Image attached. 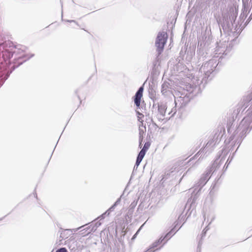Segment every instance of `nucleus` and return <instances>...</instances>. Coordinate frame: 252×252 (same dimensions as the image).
<instances>
[{
    "mask_svg": "<svg viewBox=\"0 0 252 252\" xmlns=\"http://www.w3.org/2000/svg\"><path fill=\"white\" fill-rule=\"evenodd\" d=\"M140 162H138V161H136V162H135V165H134V166H135V167H136V168H138V167L139 166V165H140Z\"/></svg>",
    "mask_w": 252,
    "mask_h": 252,
    "instance_id": "47",
    "label": "nucleus"
},
{
    "mask_svg": "<svg viewBox=\"0 0 252 252\" xmlns=\"http://www.w3.org/2000/svg\"><path fill=\"white\" fill-rule=\"evenodd\" d=\"M65 127H66V126H65V127H64V129L65 128Z\"/></svg>",
    "mask_w": 252,
    "mask_h": 252,
    "instance_id": "59",
    "label": "nucleus"
},
{
    "mask_svg": "<svg viewBox=\"0 0 252 252\" xmlns=\"http://www.w3.org/2000/svg\"><path fill=\"white\" fill-rule=\"evenodd\" d=\"M137 169V168H136V167H135V166H134L132 174H134V172L136 171Z\"/></svg>",
    "mask_w": 252,
    "mask_h": 252,
    "instance_id": "48",
    "label": "nucleus"
},
{
    "mask_svg": "<svg viewBox=\"0 0 252 252\" xmlns=\"http://www.w3.org/2000/svg\"><path fill=\"white\" fill-rule=\"evenodd\" d=\"M238 4L237 0H233L231 3L228 4L226 10L221 12V16H219L216 17L215 15L221 34H222V30L223 33L229 36L228 43H232L231 45L233 47L239 43V40L238 38L240 34L252 19V17L250 15L243 27H241V28L238 31V29H236L238 25H235V27L234 26L238 16Z\"/></svg>",
    "mask_w": 252,
    "mask_h": 252,
    "instance_id": "2",
    "label": "nucleus"
},
{
    "mask_svg": "<svg viewBox=\"0 0 252 252\" xmlns=\"http://www.w3.org/2000/svg\"><path fill=\"white\" fill-rule=\"evenodd\" d=\"M171 85L170 83L167 81H164L162 85H161V92L163 94H165L168 89L171 88L170 87Z\"/></svg>",
    "mask_w": 252,
    "mask_h": 252,
    "instance_id": "24",
    "label": "nucleus"
},
{
    "mask_svg": "<svg viewBox=\"0 0 252 252\" xmlns=\"http://www.w3.org/2000/svg\"><path fill=\"white\" fill-rule=\"evenodd\" d=\"M174 64V70L177 72H183L186 69V63L181 61L178 60L176 59L175 62H173Z\"/></svg>",
    "mask_w": 252,
    "mask_h": 252,
    "instance_id": "19",
    "label": "nucleus"
},
{
    "mask_svg": "<svg viewBox=\"0 0 252 252\" xmlns=\"http://www.w3.org/2000/svg\"><path fill=\"white\" fill-rule=\"evenodd\" d=\"M160 55L161 54H158V53L157 52L156 57L153 62L152 71L151 72V74L153 75L157 74V72L158 71V66H160Z\"/></svg>",
    "mask_w": 252,
    "mask_h": 252,
    "instance_id": "17",
    "label": "nucleus"
},
{
    "mask_svg": "<svg viewBox=\"0 0 252 252\" xmlns=\"http://www.w3.org/2000/svg\"><path fill=\"white\" fill-rule=\"evenodd\" d=\"M209 179V177H207L204 175L202 174L198 182V187L195 188L192 191L190 194V197L188 198L186 204L185 208H188V211L190 210L191 208L193 209L195 207V204L196 199L199 196V192L202 188L206 185Z\"/></svg>",
    "mask_w": 252,
    "mask_h": 252,
    "instance_id": "8",
    "label": "nucleus"
},
{
    "mask_svg": "<svg viewBox=\"0 0 252 252\" xmlns=\"http://www.w3.org/2000/svg\"><path fill=\"white\" fill-rule=\"evenodd\" d=\"M109 215V214L106 210L104 213L101 214L99 217L95 219L94 221L90 223L82 225V226L79 227L78 229L83 228V229L81 230L80 232L85 231V232L82 233V234H84V235H87L91 233L92 232H94L96 230L97 228L101 225L102 222L101 221L103 220L106 216H108Z\"/></svg>",
    "mask_w": 252,
    "mask_h": 252,
    "instance_id": "9",
    "label": "nucleus"
},
{
    "mask_svg": "<svg viewBox=\"0 0 252 252\" xmlns=\"http://www.w3.org/2000/svg\"><path fill=\"white\" fill-rule=\"evenodd\" d=\"M65 127H66V126H65V127H64V129L65 128Z\"/></svg>",
    "mask_w": 252,
    "mask_h": 252,
    "instance_id": "60",
    "label": "nucleus"
},
{
    "mask_svg": "<svg viewBox=\"0 0 252 252\" xmlns=\"http://www.w3.org/2000/svg\"><path fill=\"white\" fill-rule=\"evenodd\" d=\"M174 20H172V21L171 22V24H173V21Z\"/></svg>",
    "mask_w": 252,
    "mask_h": 252,
    "instance_id": "56",
    "label": "nucleus"
},
{
    "mask_svg": "<svg viewBox=\"0 0 252 252\" xmlns=\"http://www.w3.org/2000/svg\"><path fill=\"white\" fill-rule=\"evenodd\" d=\"M161 248L159 247H158V248L155 249V250H152L151 249V250H148L146 252H156L157 251H158L159 250H160Z\"/></svg>",
    "mask_w": 252,
    "mask_h": 252,
    "instance_id": "43",
    "label": "nucleus"
},
{
    "mask_svg": "<svg viewBox=\"0 0 252 252\" xmlns=\"http://www.w3.org/2000/svg\"><path fill=\"white\" fill-rule=\"evenodd\" d=\"M214 3L216 5V7H217L218 5H217V3H216V1H214Z\"/></svg>",
    "mask_w": 252,
    "mask_h": 252,
    "instance_id": "52",
    "label": "nucleus"
},
{
    "mask_svg": "<svg viewBox=\"0 0 252 252\" xmlns=\"http://www.w3.org/2000/svg\"><path fill=\"white\" fill-rule=\"evenodd\" d=\"M79 90V89H77V90L75 91V93L77 94V97L79 99V100H80V103H81L82 100H81L79 95L78 94Z\"/></svg>",
    "mask_w": 252,
    "mask_h": 252,
    "instance_id": "44",
    "label": "nucleus"
},
{
    "mask_svg": "<svg viewBox=\"0 0 252 252\" xmlns=\"http://www.w3.org/2000/svg\"><path fill=\"white\" fill-rule=\"evenodd\" d=\"M141 124L139 125V127H142L143 128H146V124H144V121L141 120L140 121H139Z\"/></svg>",
    "mask_w": 252,
    "mask_h": 252,
    "instance_id": "40",
    "label": "nucleus"
},
{
    "mask_svg": "<svg viewBox=\"0 0 252 252\" xmlns=\"http://www.w3.org/2000/svg\"><path fill=\"white\" fill-rule=\"evenodd\" d=\"M175 23H176V20H175V21L174 22V25L175 24Z\"/></svg>",
    "mask_w": 252,
    "mask_h": 252,
    "instance_id": "58",
    "label": "nucleus"
},
{
    "mask_svg": "<svg viewBox=\"0 0 252 252\" xmlns=\"http://www.w3.org/2000/svg\"><path fill=\"white\" fill-rule=\"evenodd\" d=\"M204 148H201L193 157H192L188 161V162H190L192 160L196 159L199 156L201 155L200 158H199L197 162L200 160L201 159H202L204 157H206V155H204ZM197 162V161L195 162V163Z\"/></svg>",
    "mask_w": 252,
    "mask_h": 252,
    "instance_id": "22",
    "label": "nucleus"
},
{
    "mask_svg": "<svg viewBox=\"0 0 252 252\" xmlns=\"http://www.w3.org/2000/svg\"><path fill=\"white\" fill-rule=\"evenodd\" d=\"M59 139H60V138H59ZM58 142H57L56 145L58 144Z\"/></svg>",
    "mask_w": 252,
    "mask_h": 252,
    "instance_id": "57",
    "label": "nucleus"
},
{
    "mask_svg": "<svg viewBox=\"0 0 252 252\" xmlns=\"http://www.w3.org/2000/svg\"><path fill=\"white\" fill-rule=\"evenodd\" d=\"M125 190H124L122 194L120 196V197L119 198H118L116 200V201L113 203V204L112 205V207H113V208L114 209H115V208L120 204V202L121 201V198L124 196V195L125 194Z\"/></svg>",
    "mask_w": 252,
    "mask_h": 252,
    "instance_id": "32",
    "label": "nucleus"
},
{
    "mask_svg": "<svg viewBox=\"0 0 252 252\" xmlns=\"http://www.w3.org/2000/svg\"><path fill=\"white\" fill-rule=\"evenodd\" d=\"M150 121L152 123V125L155 127V128L158 127V126L156 124L155 122H154L152 119L150 120Z\"/></svg>",
    "mask_w": 252,
    "mask_h": 252,
    "instance_id": "45",
    "label": "nucleus"
},
{
    "mask_svg": "<svg viewBox=\"0 0 252 252\" xmlns=\"http://www.w3.org/2000/svg\"><path fill=\"white\" fill-rule=\"evenodd\" d=\"M195 49L193 46L190 45L188 47V45L186 46L185 44L184 46L182 47L179 53V56L177 59L189 64L195 55Z\"/></svg>",
    "mask_w": 252,
    "mask_h": 252,
    "instance_id": "10",
    "label": "nucleus"
},
{
    "mask_svg": "<svg viewBox=\"0 0 252 252\" xmlns=\"http://www.w3.org/2000/svg\"><path fill=\"white\" fill-rule=\"evenodd\" d=\"M57 226L60 227V230L59 231V233H60V237L62 239H67L69 235H71V233L72 231L69 229H63L60 226V224L57 223Z\"/></svg>",
    "mask_w": 252,
    "mask_h": 252,
    "instance_id": "20",
    "label": "nucleus"
},
{
    "mask_svg": "<svg viewBox=\"0 0 252 252\" xmlns=\"http://www.w3.org/2000/svg\"><path fill=\"white\" fill-rule=\"evenodd\" d=\"M156 104L157 105L156 107H155L154 109L156 110V109L157 108V113L160 114V116L166 115V112L167 109V103H165L163 102H158L157 103H156Z\"/></svg>",
    "mask_w": 252,
    "mask_h": 252,
    "instance_id": "18",
    "label": "nucleus"
},
{
    "mask_svg": "<svg viewBox=\"0 0 252 252\" xmlns=\"http://www.w3.org/2000/svg\"><path fill=\"white\" fill-rule=\"evenodd\" d=\"M91 77H92V76L89 77V78L88 80V81H89L91 79Z\"/></svg>",
    "mask_w": 252,
    "mask_h": 252,
    "instance_id": "53",
    "label": "nucleus"
},
{
    "mask_svg": "<svg viewBox=\"0 0 252 252\" xmlns=\"http://www.w3.org/2000/svg\"><path fill=\"white\" fill-rule=\"evenodd\" d=\"M177 107H176L175 104V106L173 107L168 113V115L169 116L168 117H170V119L174 117L177 112H178V109H177Z\"/></svg>",
    "mask_w": 252,
    "mask_h": 252,
    "instance_id": "31",
    "label": "nucleus"
},
{
    "mask_svg": "<svg viewBox=\"0 0 252 252\" xmlns=\"http://www.w3.org/2000/svg\"><path fill=\"white\" fill-rule=\"evenodd\" d=\"M202 89L200 86H199L193 82L186 84L183 91L181 92H179V94H176L174 104L176 107H178L177 117H181L184 107L188 104L191 99L201 93Z\"/></svg>",
    "mask_w": 252,
    "mask_h": 252,
    "instance_id": "5",
    "label": "nucleus"
},
{
    "mask_svg": "<svg viewBox=\"0 0 252 252\" xmlns=\"http://www.w3.org/2000/svg\"><path fill=\"white\" fill-rule=\"evenodd\" d=\"M136 114L138 121L143 120L142 119L144 117V116L142 113L140 112L139 111L136 110Z\"/></svg>",
    "mask_w": 252,
    "mask_h": 252,
    "instance_id": "35",
    "label": "nucleus"
},
{
    "mask_svg": "<svg viewBox=\"0 0 252 252\" xmlns=\"http://www.w3.org/2000/svg\"><path fill=\"white\" fill-rule=\"evenodd\" d=\"M168 37V35L166 32H158L156 38L155 46L157 48V52L158 53V54H161L163 52Z\"/></svg>",
    "mask_w": 252,
    "mask_h": 252,
    "instance_id": "13",
    "label": "nucleus"
},
{
    "mask_svg": "<svg viewBox=\"0 0 252 252\" xmlns=\"http://www.w3.org/2000/svg\"><path fill=\"white\" fill-rule=\"evenodd\" d=\"M221 128H222L221 127L220 132L219 134L216 133L214 135L213 138L210 139L208 141L205 146L202 148H204V155H206V157L212 152L213 150V146L217 144H218L222 138L223 134H221Z\"/></svg>",
    "mask_w": 252,
    "mask_h": 252,
    "instance_id": "14",
    "label": "nucleus"
},
{
    "mask_svg": "<svg viewBox=\"0 0 252 252\" xmlns=\"http://www.w3.org/2000/svg\"><path fill=\"white\" fill-rule=\"evenodd\" d=\"M136 204H137V201L136 202L133 201L131 203V204L129 206V208L127 213V216L128 218H129V216H130V217H132L133 212L134 211V209Z\"/></svg>",
    "mask_w": 252,
    "mask_h": 252,
    "instance_id": "27",
    "label": "nucleus"
},
{
    "mask_svg": "<svg viewBox=\"0 0 252 252\" xmlns=\"http://www.w3.org/2000/svg\"><path fill=\"white\" fill-rule=\"evenodd\" d=\"M145 156L144 154L139 152L137 156L136 161L141 163Z\"/></svg>",
    "mask_w": 252,
    "mask_h": 252,
    "instance_id": "33",
    "label": "nucleus"
},
{
    "mask_svg": "<svg viewBox=\"0 0 252 252\" xmlns=\"http://www.w3.org/2000/svg\"><path fill=\"white\" fill-rule=\"evenodd\" d=\"M56 252H67V251L65 248H61L58 249Z\"/></svg>",
    "mask_w": 252,
    "mask_h": 252,
    "instance_id": "39",
    "label": "nucleus"
},
{
    "mask_svg": "<svg viewBox=\"0 0 252 252\" xmlns=\"http://www.w3.org/2000/svg\"><path fill=\"white\" fill-rule=\"evenodd\" d=\"M214 219L215 217H214L212 218L211 220L209 223L208 225L207 226H206L205 228H204L203 230H202V233L201 234V238L200 239V240H201V242H202V240L206 236V234L207 231L210 229L209 225H210L212 223V222L214 220Z\"/></svg>",
    "mask_w": 252,
    "mask_h": 252,
    "instance_id": "25",
    "label": "nucleus"
},
{
    "mask_svg": "<svg viewBox=\"0 0 252 252\" xmlns=\"http://www.w3.org/2000/svg\"><path fill=\"white\" fill-rule=\"evenodd\" d=\"M127 187H128V185H126V187L125 189H124V190H125V191L126 190V188H127Z\"/></svg>",
    "mask_w": 252,
    "mask_h": 252,
    "instance_id": "54",
    "label": "nucleus"
},
{
    "mask_svg": "<svg viewBox=\"0 0 252 252\" xmlns=\"http://www.w3.org/2000/svg\"><path fill=\"white\" fill-rule=\"evenodd\" d=\"M242 3L243 7L239 18L238 24L236 25H238L236 29H238V31L241 28V27H243V23L252 8V0H242Z\"/></svg>",
    "mask_w": 252,
    "mask_h": 252,
    "instance_id": "12",
    "label": "nucleus"
},
{
    "mask_svg": "<svg viewBox=\"0 0 252 252\" xmlns=\"http://www.w3.org/2000/svg\"><path fill=\"white\" fill-rule=\"evenodd\" d=\"M144 138V137H139V148H141V147L142 146Z\"/></svg>",
    "mask_w": 252,
    "mask_h": 252,
    "instance_id": "38",
    "label": "nucleus"
},
{
    "mask_svg": "<svg viewBox=\"0 0 252 252\" xmlns=\"http://www.w3.org/2000/svg\"><path fill=\"white\" fill-rule=\"evenodd\" d=\"M56 147V145L55 146V147L54 149H55ZM54 150H55V149H54L53 151V152H52V153L51 156V157H50V159H49V161H48V163H49V161H50V159H51V157H52V155L53 154V153H54Z\"/></svg>",
    "mask_w": 252,
    "mask_h": 252,
    "instance_id": "50",
    "label": "nucleus"
},
{
    "mask_svg": "<svg viewBox=\"0 0 252 252\" xmlns=\"http://www.w3.org/2000/svg\"><path fill=\"white\" fill-rule=\"evenodd\" d=\"M151 145V142L150 141H146L143 147L142 148V149L140 150L139 152L142 153V154H144L146 155V152L149 149Z\"/></svg>",
    "mask_w": 252,
    "mask_h": 252,
    "instance_id": "28",
    "label": "nucleus"
},
{
    "mask_svg": "<svg viewBox=\"0 0 252 252\" xmlns=\"http://www.w3.org/2000/svg\"><path fill=\"white\" fill-rule=\"evenodd\" d=\"M178 226V221L176 222L174 225L172 227L170 230L164 234H162L160 237L162 238L163 243L160 246L162 248L164 245H165L168 241L180 229L181 227L180 226L177 228Z\"/></svg>",
    "mask_w": 252,
    "mask_h": 252,
    "instance_id": "16",
    "label": "nucleus"
},
{
    "mask_svg": "<svg viewBox=\"0 0 252 252\" xmlns=\"http://www.w3.org/2000/svg\"><path fill=\"white\" fill-rule=\"evenodd\" d=\"M156 117L158 121L163 123V124L166 123L170 119V117H166V115L160 116V114L158 113L157 114Z\"/></svg>",
    "mask_w": 252,
    "mask_h": 252,
    "instance_id": "26",
    "label": "nucleus"
},
{
    "mask_svg": "<svg viewBox=\"0 0 252 252\" xmlns=\"http://www.w3.org/2000/svg\"><path fill=\"white\" fill-rule=\"evenodd\" d=\"M231 45L232 43H228V41L219 44L213 53H211L212 58L200 67L195 83L201 88L203 89L208 82L214 77L220 67L231 57L233 47Z\"/></svg>",
    "mask_w": 252,
    "mask_h": 252,
    "instance_id": "1",
    "label": "nucleus"
},
{
    "mask_svg": "<svg viewBox=\"0 0 252 252\" xmlns=\"http://www.w3.org/2000/svg\"><path fill=\"white\" fill-rule=\"evenodd\" d=\"M149 96L150 98H151L153 101V104L151 108L152 111L153 112L155 107L157 105L156 103L157 100L156 92L154 90L149 91Z\"/></svg>",
    "mask_w": 252,
    "mask_h": 252,
    "instance_id": "23",
    "label": "nucleus"
},
{
    "mask_svg": "<svg viewBox=\"0 0 252 252\" xmlns=\"http://www.w3.org/2000/svg\"><path fill=\"white\" fill-rule=\"evenodd\" d=\"M140 229H141V227L140 228H139V229L137 231V232L133 235V236L132 237V238H131L132 240H133L136 238L137 235L138 233V232L140 231Z\"/></svg>",
    "mask_w": 252,
    "mask_h": 252,
    "instance_id": "42",
    "label": "nucleus"
},
{
    "mask_svg": "<svg viewBox=\"0 0 252 252\" xmlns=\"http://www.w3.org/2000/svg\"><path fill=\"white\" fill-rule=\"evenodd\" d=\"M34 196L37 199H38L37 195L35 192L34 193Z\"/></svg>",
    "mask_w": 252,
    "mask_h": 252,
    "instance_id": "51",
    "label": "nucleus"
},
{
    "mask_svg": "<svg viewBox=\"0 0 252 252\" xmlns=\"http://www.w3.org/2000/svg\"><path fill=\"white\" fill-rule=\"evenodd\" d=\"M186 215V214L185 215H184L183 213H182L181 214H180L179 215V216L178 217V220L174 222L173 225H174L175 224V223L177 221H178V226L180 225L181 224V223H182V222H183V221L184 222H183V223H184L185 221Z\"/></svg>",
    "mask_w": 252,
    "mask_h": 252,
    "instance_id": "30",
    "label": "nucleus"
},
{
    "mask_svg": "<svg viewBox=\"0 0 252 252\" xmlns=\"http://www.w3.org/2000/svg\"><path fill=\"white\" fill-rule=\"evenodd\" d=\"M189 169H190V168H189L188 171H187L186 173H187L189 172Z\"/></svg>",
    "mask_w": 252,
    "mask_h": 252,
    "instance_id": "55",
    "label": "nucleus"
},
{
    "mask_svg": "<svg viewBox=\"0 0 252 252\" xmlns=\"http://www.w3.org/2000/svg\"><path fill=\"white\" fill-rule=\"evenodd\" d=\"M198 44L197 48V52L199 51H205L206 54L207 52L211 50V53H213V51L216 50L217 46L220 43H222L224 41L215 42L213 35L212 34L211 26L210 25L206 26L205 29L202 28L201 33L199 36L197 37Z\"/></svg>",
    "mask_w": 252,
    "mask_h": 252,
    "instance_id": "7",
    "label": "nucleus"
},
{
    "mask_svg": "<svg viewBox=\"0 0 252 252\" xmlns=\"http://www.w3.org/2000/svg\"><path fill=\"white\" fill-rule=\"evenodd\" d=\"M227 152L225 149H222L221 151L218 152L216 158L212 164L211 166L209 169L206 170V171L203 174L210 179V175L212 172H214L218 168L220 167V165L221 164L222 161H223Z\"/></svg>",
    "mask_w": 252,
    "mask_h": 252,
    "instance_id": "11",
    "label": "nucleus"
},
{
    "mask_svg": "<svg viewBox=\"0 0 252 252\" xmlns=\"http://www.w3.org/2000/svg\"><path fill=\"white\" fill-rule=\"evenodd\" d=\"M144 84L145 83L138 88L135 95L132 97V99L136 109H140L141 111L143 109V105H146L144 100L142 102V105H141L144 89Z\"/></svg>",
    "mask_w": 252,
    "mask_h": 252,
    "instance_id": "15",
    "label": "nucleus"
},
{
    "mask_svg": "<svg viewBox=\"0 0 252 252\" xmlns=\"http://www.w3.org/2000/svg\"><path fill=\"white\" fill-rule=\"evenodd\" d=\"M62 21H64L66 22L74 23L75 24L77 25V26H79V25L78 24V23L75 20H63V12L62 13Z\"/></svg>",
    "mask_w": 252,
    "mask_h": 252,
    "instance_id": "36",
    "label": "nucleus"
},
{
    "mask_svg": "<svg viewBox=\"0 0 252 252\" xmlns=\"http://www.w3.org/2000/svg\"><path fill=\"white\" fill-rule=\"evenodd\" d=\"M27 47L21 44L14 45L10 40H4L2 35L0 33V58L1 57L4 61H8L14 55L15 58L13 65L11 67V70L6 75L0 70V87L9 77L10 74L16 68L34 56V54H29L24 53Z\"/></svg>",
    "mask_w": 252,
    "mask_h": 252,
    "instance_id": "3",
    "label": "nucleus"
},
{
    "mask_svg": "<svg viewBox=\"0 0 252 252\" xmlns=\"http://www.w3.org/2000/svg\"><path fill=\"white\" fill-rule=\"evenodd\" d=\"M237 116L238 115L233 116V112L231 114V116L229 117L227 119L226 126L227 132L230 134L232 133V134L227 140H225L224 143H225L226 145H227V144H230L232 142L230 145L231 147L230 148L229 151L232 152L234 150V148L236 145H237L238 146L235 152L233 153L231 158L229 157L227 160L223 167V173L221 175H222L227 170L228 165L230 163L232 160L233 159L236 152L238 150L243 140L246 137L247 134L250 132V131H246L247 130H245L244 132L243 131H241L243 129L242 128H241L240 127L241 121L240 122L238 125H237L236 126H235L234 122L237 119ZM221 176L222 175L220 176V178L221 177Z\"/></svg>",
    "mask_w": 252,
    "mask_h": 252,
    "instance_id": "4",
    "label": "nucleus"
},
{
    "mask_svg": "<svg viewBox=\"0 0 252 252\" xmlns=\"http://www.w3.org/2000/svg\"><path fill=\"white\" fill-rule=\"evenodd\" d=\"M249 105L251 106L247 111V115L241 120L240 126L241 128L242 127L241 131L243 130V132L245 130H247V132L251 131L252 129V86L251 90L243 96L241 102L237 105L236 109L233 110V116L238 115L241 112L242 113Z\"/></svg>",
    "mask_w": 252,
    "mask_h": 252,
    "instance_id": "6",
    "label": "nucleus"
},
{
    "mask_svg": "<svg viewBox=\"0 0 252 252\" xmlns=\"http://www.w3.org/2000/svg\"><path fill=\"white\" fill-rule=\"evenodd\" d=\"M202 245V242H201V240H199L198 243L197 247L196 249V252H201Z\"/></svg>",
    "mask_w": 252,
    "mask_h": 252,
    "instance_id": "37",
    "label": "nucleus"
},
{
    "mask_svg": "<svg viewBox=\"0 0 252 252\" xmlns=\"http://www.w3.org/2000/svg\"><path fill=\"white\" fill-rule=\"evenodd\" d=\"M10 213H8L7 215H5V216H4L3 217H2L1 218H0V221L1 220H2L5 217H6L7 215H8L9 214H10Z\"/></svg>",
    "mask_w": 252,
    "mask_h": 252,
    "instance_id": "49",
    "label": "nucleus"
},
{
    "mask_svg": "<svg viewBox=\"0 0 252 252\" xmlns=\"http://www.w3.org/2000/svg\"><path fill=\"white\" fill-rule=\"evenodd\" d=\"M219 179H218L217 181H215L213 183H212L210 188V191L209 192V195L210 196L213 195L215 193L216 191V187L217 186V183L219 181Z\"/></svg>",
    "mask_w": 252,
    "mask_h": 252,
    "instance_id": "29",
    "label": "nucleus"
},
{
    "mask_svg": "<svg viewBox=\"0 0 252 252\" xmlns=\"http://www.w3.org/2000/svg\"><path fill=\"white\" fill-rule=\"evenodd\" d=\"M146 128L139 127V137H144L145 135Z\"/></svg>",
    "mask_w": 252,
    "mask_h": 252,
    "instance_id": "34",
    "label": "nucleus"
},
{
    "mask_svg": "<svg viewBox=\"0 0 252 252\" xmlns=\"http://www.w3.org/2000/svg\"><path fill=\"white\" fill-rule=\"evenodd\" d=\"M76 245L74 244V245H68V248L69 249L71 250V251H75L76 250V247H75Z\"/></svg>",
    "mask_w": 252,
    "mask_h": 252,
    "instance_id": "41",
    "label": "nucleus"
},
{
    "mask_svg": "<svg viewBox=\"0 0 252 252\" xmlns=\"http://www.w3.org/2000/svg\"><path fill=\"white\" fill-rule=\"evenodd\" d=\"M114 208H113V207H112V206L107 210V211L109 213V214H110V213L113 211L114 210Z\"/></svg>",
    "mask_w": 252,
    "mask_h": 252,
    "instance_id": "46",
    "label": "nucleus"
},
{
    "mask_svg": "<svg viewBox=\"0 0 252 252\" xmlns=\"http://www.w3.org/2000/svg\"><path fill=\"white\" fill-rule=\"evenodd\" d=\"M163 243V241H162V238L159 237L158 239L156 240L151 245H150L144 252H146L148 250H151V249L155 250L161 246Z\"/></svg>",
    "mask_w": 252,
    "mask_h": 252,
    "instance_id": "21",
    "label": "nucleus"
}]
</instances>
